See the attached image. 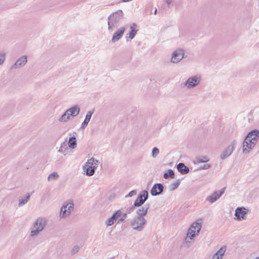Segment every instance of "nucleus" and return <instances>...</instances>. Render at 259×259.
Wrapping results in <instances>:
<instances>
[{"label":"nucleus","instance_id":"nucleus-1","mask_svg":"<svg viewBox=\"0 0 259 259\" xmlns=\"http://www.w3.org/2000/svg\"><path fill=\"white\" fill-rule=\"evenodd\" d=\"M259 139V131L256 129L250 131L246 135L243 142V152L248 153L249 150L251 149L256 145Z\"/></svg>","mask_w":259,"mask_h":259},{"label":"nucleus","instance_id":"nucleus-2","mask_svg":"<svg viewBox=\"0 0 259 259\" xmlns=\"http://www.w3.org/2000/svg\"><path fill=\"white\" fill-rule=\"evenodd\" d=\"M122 10H118L112 13L108 18V29L112 32L119 26V24L123 17Z\"/></svg>","mask_w":259,"mask_h":259},{"label":"nucleus","instance_id":"nucleus-3","mask_svg":"<svg viewBox=\"0 0 259 259\" xmlns=\"http://www.w3.org/2000/svg\"><path fill=\"white\" fill-rule=\"evenodd\" d=\"M130 224L134 230L141 232L144 229L146 226L147 220L145 218L136 215L131 220Z\"/></svg>","mask_w":259,"mask_h":259},{"label":"nucleus","instance_id":"nucleus-4","mask_svg":"<svg viewBox=\"0 0 259 259\" xmlns=\"http://www.w3.org/2000/svg\"><path fill=\"white\" fill-rule=\"evenodd\" d=\"M99 163V161L93 157L89 159L83 166V170L85 172L86 175L88 176L94 175Z\"/></svg>","mask_w":259,"mask_h":259},{"label":"nucleus","instance_id":"nucleus-5","mask_svg":"<svg viewBox=\"0 0 259 259\" xmlns=\"http://www.w3.org/2000/svg\"><path fill=\"white\" fill-rule=\"evenodd\" d=\"M201 229V225L198 222L193 223L188 230L185 238L186 242H189V240H193L196 235H198Z\"/></svg>","mask_w":259,"mask_h":259},{"label":"nucleus","instance_id":"nucleus-6","mask_svg":"<svg viewBox=\"0 0 259 259\" xmlns=\"http://www.w3.org/2000/svg\"><path fill=\"white\" fill-rule=\"evenodd\" d=\"M46 220L44 218H38L33 224L31 231V236H35L41 231L46 225Z\"/></svg>","mask_w":259,"mask_h":259},{"label":"nucleus","instance_id":"nucleus-7","mask_svg":"<svg viewBox=\"0 0 259 259\" xmlns=\"http://www.w3.org/2000/svg\"><path fill=\"white\" fill-rule=\"evenodd\" d=\"M148 193L147 190L142 191L138 195L136 200L135 201L134 204L135 206L139 207L144 204L145 201L148 198Z\"/></svg>","mask_w":259,"mask_h":259},{"label":"nucleus","instance_id":"nucleus-8","mask_svg":"<svg viewBox=\"0 0 259 259\" xmlns=\"http://www.w3.org/2000/svg\"><path fill=\"white\" fill-rule=\"evenodd\" d=\"M74 208V204L72 201L70 200L67 202L66 204L62 206L60 211V217L65 218L69 215L71 211L73 210Z\"/></svg>","mask_w":259,"mask_h":259},{"label":"nucleus","instance_id":"nucleus-9","mask_svg":"<svg viewBox=\"0 0 259 259\" xmlns=\"http://www.w3.org/2000/svg\"><path fill=\"white\" fill-rule=\"evenodd\" d=\"M201 81V77L195 75L189 77L184 83L185 87L192 89L197 85Z\"/></svg>","mask_w":259,"mask_h":259},{"label":"nucleus","instance_id":"nucleus-10","mask_svg":"<svg viewBox=\"0 0 259 259\" xmlns=\"http://www.w3.org/2000/svg\"><path fill=\"white\" fill-rule=\"evenodd\" d=\"M236 145V141L235 140L231 142V144L223 151L220 156L222 160H224L228 158L233 152Z\"/></svg>","mask_w":259,"mask_h":259},{"label":"nucleus","instance_id":"nucleus-11","mask_svg":"<svg viewBox=\"0 0 259 259\" xmlns=\"http://www.w3.org/2000/svg\"><path fill=\"white\" fill-rule=\"evenodd\" d=\"M184 57V52L182 49H177L172 54L171 61L174 63L179 62Z\"/></svg>","mask_w":259,"mask_h":259},{"label":"nucleus","instance_id":"nucleus-12","mask_svg":"<svg viewBox=\"0 0 259 259\" xmlns=\"http://www.w3.org/2000/svg\"><path fill=\"white\" fill-rule=\"evenodd\" d=\"M225 190V188H223L219 191L214 192L211 195L207 197L206 201H209L210 203H213L221 197L224 193Z\"/></svg>","mask_w":259,"mask_h":259},{"label":"nucleus","instance_id":"nucleus-13","mask_svg":"<svg viewBox=\"0 0 259 259\" xmlns=\"http://www.w3.org/2000/svg\"><path fill=\"white\" fill-rule=\"evenodd\" d=\"M164 190V186L161 183H155L150 191L152 196H156L161 194Z\"/></svg>","mask_w":259,"mask_h":259},{"label":"nucleus","instance_id":"nucleus-14","mask_svg":"<svg viewBox=\"0 0 259 259\" xmlns=\"http://www.w3.org/2000/svg\"><path fill=\"white\" fill-rule=\"evenodd\" d=\"M150 206V204L147 203L144 206L142 207L140 206V207H139V208H138L136 211V215L144 218V217L147 214Z\"/></svg>","mask_w":259,"mask_h":259},{"label":"nucleus","instance_id":"nucleus-15","mask_svg":"<svg viewBox=\"0 0 259 259\" xmlns=\"http://www.w3.org/2000/svg\"><path fill=\"white\" fill-rule=\"evenodd\" d=\"M27 62V57L26 55L23 56L19 58L15 64L12 66L11 69H16L23 67Z\"/></svg>","mask_w":259,"mask_h":259},{"label":"nucleus","instance_id":"nucleus-16","mask_svg":"<svg viewBox=\"0 0 259 259\" xmlns=\"http://www.w3.org/2000/svg\"><path fill=\"white\" fill-rule=\"evenodd\" d=\"M125 28L124 27H121L119 29H118L117 31H116L112 37L111 41L112 42H115L118 41L123 35V33L125 31Z\"/></svg>","mask_w":259,"mask_h":259},{"label":"nucleus","instance_id":"nucleus-17","mask_svg":"<svg viewBox=\"0 0 259 259\" xmlns=\"http://www.w3.org/2000/svg\"><path fill=\"white\" fill-rule=\"evenodd\" d=\"M120 212L116 211L113 213L112 216L110 217L105 222L107 226H110L114 224V223L118 220Z\"/></svg>","mask_w":259,"mask_h":259},{"label":"nucleus","instance_id":"nucleus-18","mask_svg":"<svg viewBox=\"0 0 259 259\" xmlns=\"http://www.w3.org/2000/svg\"><path fill=\"white\" fill-rule=\"evenodd\" d=\"M244 207H237L235 210V215L238 220H241L244 219V217L246 213Z\"/></svg>","mask_w":259,"mask_h":259},{"label":"nucleus","instance_id":"nucleus-19","mask_svg":"<svg viewBox=\"0 0 259 259\" xmlns=\"http://www.w3.org/2000/svg\"><path fill=\"white\" fill-rule=\"evenodd\" d=\"M80 108L77 105H75L73 107H71V108L67 109V112L68 113V114L69 115L70 117H75L80 112Z\"/></svg>","mask_w":259,"mask_h":259},{"label":"nucleus","instance_id":"nucleus-20","mask_svg":"<svg viewBox=\"0 0 259 259\" xmlns=\"http://www.w3.org/2000/svg\"><path fill=\"white\" fill-rule=\"evenodd\" d=\"M177 168L178 171L182 175L188 174L190 170L189 168L182 162L178 163L177 165Z\"/></svg>","mask_w":259,"mask_h":259},{"label":"nucleus","instance_id":"nucleus-21","mask_svg":"<svg viewBox=\"0 0 259 259\" xmlns=\"http://www.w3.org/2000/svg\"><path fill=\"white\" fill-rule=\"evenodd\" d=\"M94 111L92 110V111H89L87 112V113L85 115V119L81 124V128L84 129L87 127V126L88 125L89 122H90V121L91 120V118L92 117L93 114L94 113Z\"/></svg>","mask_w":259,"mask_h":259},{"label":"nucleus","instance_id":"nucleus-22","mask_svg":"<svg viewBox=\"0 0 259 259\" xmlns=\"http://www.w3.org/2000/svg\"><path fill=\"white\" fill-rule=\"evenodd\" d=\"M137 26L136 23H133L132 25L130 26L131 31L129 32L128 37L131 39H133L137 34V32L138 31V30L136 29Z\"/></svg>","mask_w":259,"mask_h":259},{"label":"nucleus","instance_id":"nucleus-23","mask_svg":"<svg viewBox=\"0 0 259 259\" xmlns=\"http://www.w3.org/2000/svg\"><path fill=\"white\" fill-rule=\"evenodd\" d=\"M117 211L120 212V214L119 215V218H118L117 223L119 224L124 222L125 219L127 218V214L124 212V209L123 208H121V209L117 210Z\"/></svg>","mask_w":259,"mask_h":259},{"label":"nucleus","instance_id":"nucleus-24","mask_svg":"<svg viewBox=\"0 0 259 259\" xmlns=\"http://www.w3.org/2000/svg\"><path fill=\"white\" fill-rule=\"evenodd\" d=\"M68 147L71 149H75L77 147L76 139L75 136H72L69 138Z\"/></svg>","mask_w":259,"mask_h":259},{"label":"nucleus","instance_id":"nucleus-25","mask_svg":"<svg viewBox=\"0 0 259 259\" xmlns=\"http://www.w3.org/2000/svg\"><path fill=\"white\" fill-rule=\"evenodd\" d=\"M30 195L29 193H27L24 197H22L19 200L18 206H22L26 204L29 200Z\"/></svg>","mask_w":259,"mask_h":259},{"label":"nucleus","instance_id":"nucleus-26","mask_svg":"<svg viewBox=\"0 0 259 259\" xmlns=\"http://www.w3.org/2000/svg\"><path fill=\"white\" fill-rule=\"evenodd\" d=\"M68 146H67V142L65 141L61 144L60 149L58 150V152L59 153L63 154L65 155L66 154V152L68 150Z\"/></svg>","mask_w":259,"mask_h":259},{"label":"nucleus","instance_id":"nucleus-27","mask_svg":"<svg viewBox=\"0 0 259 259\" xmlns=\"http://www.w3.org/2000/svg\"><path fill=\"white\" fill-rule=\"evenodd\" d=\"M163 178L165 179H168L169 178L174 179L175 178V172L171 169H168L164 173Z\"/></svg>","mask_w":259,"mask_h":259},{"label":"nucleus","instance_id":"nucleus-28","mask_svg":"<svg viewBox=\"0 0 259 259\" xmlns=\"http://www.w3.org/2000/svg\"><path fill=\"white\" fill-rule=\"evenodd\" d=\"M180 184V180H177L174 183H171L168 188L170 191H174L176 189Z\"/></svg>","mask_w":259,"mask_h":259},{"label":"nucleus","instance_id":"nucleus-29","mask_svg":"<svg viewBox=\"0 0 259 259\" xmlns=\"http://www.w3.org/2000/svg\"><path fill=\"white\" fill-rule=\"evenodd\" d=\"M70 116L68 114V113L67 112V111L65 112L64 114L60 117L59 119V121L60 122H66L68 120L70 119Z\"/></svg>","mask_w":259,"mask_h":259},{"label":"nucleus","instance_id":"nucleus-30","mask_svg":"<svg viewBox=\"0 0 259 259\" xmlns=\"http://www.w3.org/2000/svg\"><path fill=\"white\" fill-rule=\"evenodd\" d=\"M59 178V175L57 172H53L50 174L48 177V181H52L55 180H57Z\"/></svg>","mask_w":259,"mask_h":259},{"label":"nucleus","instance_id":"nucleus-31","mask_svg":"<svg viewBox=\"0 0 259 259\" xmlns=\"http://www.w3.org/2000/svg\"><path fill=\"white\" fill-rule=\"evenodd\" d=\"M209 161L208 158L206 156L196 157V161L197 163L207 162Z\"/></svg>","mask_w":259,"mask_h":259},{"label":"nucleus","instance_id":"nucleus-32","mask_svg":"<svg viewBox=\"0 0 259 259\" xmlns=\"http://www.w3.org/2000/svg\"><path fill=\"white\" fill-rule=\"evenodd\" d=\"M136 206H135V205L134 204L133 206L127 207L126 208H123L124 212L126 213L127 214L131 213L132 212H133L135 209Z\"/></svg>","mask_w":259,"mask_h":259},{"label":"nucleus","instance_id":"nucleus-33","mask_svg":"<svg viewBox=\"0 0 259 259\" xmlns=\"http://www.w3.org/2000/svg\"><path fill=\"white\" fill-rule=\"evenodd\" d=\"M159 153V150L157 147H154L152 151V156L153 158L157 157Z\"/></svg>","mask_w":259,"mask_h":259},{"label":"nucleus","instance_id":"nucleus-34","mask_svg":"<svg viewBox=\"0 0 259 259\" xmlns=\"http://www.w3.org/2000/svg\"><path fill=\"white\" fill-rule=\"evenodd\" d=\"M225 249L223 247H221L219 250H218L217 251V252L216 253H218V254L219 255H220V256H221L222 257V256L225 253Z\"/></svg>","mask_w":259,"mask_h":259},{"label":"nucleus","instance_id":"nucleus-35","mask_svg":"<svg viewBox=\"0 0 259 259\" xmlns=\"http://www.w3.org/2000/svg\"><path fill=\"white\" fill-rule=\"evenodd\" d=\"M137 194V191L136 190H134L131 191L129 192V193L125 196L126 198L127 197H131L133 196L134 195H136Z\"/></svg>","mask_w":259,"mask_h":259},{"label":"nucleus","instance_id":"nucleus-36","mask_svg":"<svg viewBox=\"0 0 259 259\" xmlns=\"http://www.w3.org/2000/svg\"><path fill=\"white\" fill-rule=\"evenodd\" d=\"M5 60V53H1L0 54V65H2Z\"/></svg>","mask_w":259,"mask_h":259},{"label":"nucleus","instance_id":"nucleus-37","mask_svg":"<svg viewBox=\"0 0 259 259\" xmlns=\"http://www.w3.org/2000/svg\"><path fill=\"white\" fill-rule=\"evenodd\" d=\"M79 247L77 245H75L73 247V249L71 250V253L72 254H74L76 253L79 250Z\"/></svg>","mask_w":259,"mask_h":259},{"label":"nucleus","instance_id":"nucleus-38","mask_svg":"<svg viewBox=\"0 0 259 259\" xmlns=\"http://www.w3.org/2000/svg\"><path fill=\"white\" fill-rule=\"evenodd\" d=\"M210 164H205L201 167L199 168V169H207L210 167Z\"/></svg>","mask_w":259,"mask_h":259},{"label":"nucleus","instance_id":"nucleus-39","mask_svg":"<svg viewBox=\"0 0 259 259\" xmlns=\"http://www.w3.org/2000/svg\"><path fill=\"white\" fill-rule=\"evenodd\" d=\"M222 257L221 256H220V255H219L218 254V253H215L213 255V257H212V259H222Z\"/></svg>","mask_w":259,"mask_h":259},{"label":"nucleus","instance_id":"nucleus-40","mask_svg":"<svg viewBox=\"0 0 259 259\" xmlns=\"http://www.w3.org/2000/svg\"><path fill=\"white\" fill-rule=\"evenodd\" d=\"M172 0H165V3L167 5V7H169V5L172 3Z\"/></svg>","mask_w":259,"mask_h":259},{"label":"nucleus","instance_id":"nucleus-41","mask_svg":"<svg viewBox=\"0 0 259 259\" xmlns=\"http://www.w3.org/2000/svg\"><path fill=\"white\" fill-rule=\"evenodd\" d=\"M132 1V0H120V1H119L118 3H116V4H118V3H120L128 2Z\"/></svg>","mask_w":259,"mask_h":259},{"label":"nucleus","instance_id":"nucleus-42","mask_svg":"<svg viewBox=\"0 0 259 259\" xmlns=\"http://www.w3.org/2000/svg\"><path fill=\"white\" fill-rule=\"evenodd\" d=\"M157 9H155V11H154V14L155 15H156L157 14Z\"/></svg>","mask_w":259,"mask_h":259},{"label":"nucleus","instance_id":"nucleus-43","mask_svg":"<svg viewBox=\"0 0 259 259\" xmlns=\"http://www.w3.org/2000/svg\"><path fill=\"white\" fill-rule=\"evenodd\" d=\"M255 259H259V256L258 257H256Z\"/></svg>","mask_w":259,"mask_h":259}]
</instances>
